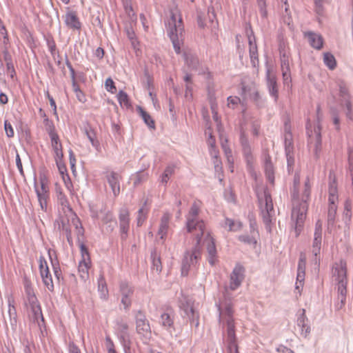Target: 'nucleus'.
I'll use <instances>...</instances> for the list:
<instances>
[{
  "instance_id": "nucleus-42",
  "label": "nucleus",
  "mask_w": 353,
  "mask_h": 353,
  "mask_svg": "<svg viewBox=\"0 0 353 353\" xmlns=\"http://www.w3.org/2000/svg\"><path fill=\"white\" fill-rule=\"evenodd\" d=\"M61 178L65 184V188L68 190L71 196L74 195L75 192L73 189V185L72 183V181L70 180L69 175H63L61 176Z\"/></svg>"
},
{
  "instance_id": "nucleus-63",
  "label": "nucleus",
  "mask_w": 353,
  "mask_h": 353,
  "mask_svg": "<svg viewBox=\"0 0 353 353\" xmlns=\"http://www.w3.org/2000/svg\"><path fill=\"white\" fill-rule=\"evenodd\" d=\"M75 94H76V97H77V99L80 102L84 103L86 101V97H85L84 93L81 90L78 91Z\"/></svg>"
},
{
  "instance_id": "nucleus-14",
  "label": "nucleus",
  "mask_w": 353,
  "mask_h": 353,
  "mask_svg": "<svg viewBox=\"0 0 353 353\" xmlns=\"http://www.w3.org/2000/svg\"><path fill=\"white\" fill-rule=\"evenodd\" d=\"M205 135L208 136V144L210 146V153L212 157L214 159V167L216 171H219L221 169V163L218 159L219 152L215 148L216 140L215 138L212 135V132L211 128H208L205 130Z\"/></svg>"
},
{
  "instance_id": "nucleus-9",
  "label": "nucleus",
  "mask_w": 353,
  "mask_h": 353,
  "mask_svg": "<svg viewBox=\"0 0 353 353\" xmlns=\"http://www.w3.org/2000/svg\"><path fill=\"white\" fill-rule=\"evenodd\" d=\"M201 258L200 250L195 248L191 252H187L182 261L181 274L186 276L192 268H194Z\"/></svg>"
},
{
  "instance_id": "nucleus-49",
  "label": "nucleus",
  "mask_w": 353,
  "mask_h": 353,
  "mask_svg": "<svg viewBox=\"0 0 353 353\" xmlns=\"http://www.w3.org/2000/svg\"><path fill=\"white\" fill-rule=\"evenodd\" d=\"M4 128H5L6 133L8 137L10 138V137H14V130H13L12 126L10 124V123L8 122V121H5V122H4Z\"/></svg>"
},
{
  "instance_id": "nucleus-20",
  "label": "nucleus",
  "mask_w": 353,
  "mask_h": 353,
  "mask_svg": "<svg viewBox=\"0 0 353 353\" xmlns=\"http://www.w3.org/2000/svg\"><path fill=\"white\" fill-rule=\"evenodd\" d=\"M107 181L112 188L114 195L116 196L120 193L119 175L114 172H108L106 174Z\"/></svg>"
},
{
  "instance_id": "nucleus-31",
  "label": "nucleus",
  "mask_w": 353,
  "mask_h": 353,
  "mask_svg": "<svg viewBox=\"0 0 353 353\" xmlns=\"http://www.w3.org/2000/svg\"><path fill=\"white\" fill-rule=\"evenodd\" d=\"M307 317L305 314V310H303L302 314L297 319V325L301 328V334L305 336L310 332V327L307 325Z\"/></svg>"
},
{
  "instance_id": "nucleus-53",
  "label": "nucleus",
  "mask_w": 353,
  "mask_h": 353,
  "mask_svg": "<svg viewBox=\"0 0 353 353\" xmlns=\"http://www.w3.org/2000/svg\"><path fill=\"white\" fill-rule=\"evenodd\" d=\"M129 325L126 322L121 321L117 324V329L121 332H126L128 330Z\"/></svg>"
},
{
  "instance_id": "nucleus-36",
  "label": "nucleus",
  "mask_w": 353,
  "mask_h": 353,
  "mask_svg": "<svg viewBox=\"0 0 353 353\" xmlns=\"http://www.w3.org/2000/svg\"><path fill=\"white\" fill-rule=\"evenodd\" d=\"M139 111L140 115L143 119L144 122L151 128H154L155 124L154 120L152 119L151 116L145 112L143 109L139 108Z\"/></svg>"
},
{
  "instance_id": "nucleus-56",
  "label": "nucleus",
  "mask_w": 353,
  "mask_h": 353,
  "mask_svg": "<svg viewBox=\"0 0 353 353\" xmlns=\"http://www.w3.org/2000/svg\"><path fill=\"white\" fill-rule=\"evenodd\" d=\"M61 161H60L59 162H56L57 165L58 166V168H59V173H60L61 176H63V175H68V173H67L66 168H65V166L64 165H63L61 163Z\"/></svg>"
},
{
  "instance_id": "nucleus-48",
  "label": "nucleus",
  "mask_w": 353,
  "mask_h": 353,
  "mask_svg": "<svg viewBox=\"0 0 353 353\" xmlns=\"http://www.w3.org/2000/svg\"><path fill=\"white\" fill-rule=\"evenodd\" d=\"M174 172V168L169 166L167 167L163 172V174L162 176V182L163 183H167L169 177L173 174Z\"/></svg>"
},
{
  "instance_id": "nucleus-41",
  "label": "nucleus",
  "mask_w": 353,
  "mask_h": 353,
  "mask_svg": "<svg viewBox=\"0 0 353 353\" xmlns=\"http://www.w3.org/2000/svg\"><path fill=\"white\" fill-rule=\"evenodd\" d=\"M26 293L27 295L28 303H34L36 301H38L31 286H26Z\"/></svg>"
},
{
  "instance_id": "nucleus-58",
  "label": "nucleus",
  "mask_w": 353,
  "mask_h": 353,
  "mask_svg": "<svg viewBox=\"0 0 353 353\" xmlns=\"http://www.w3.org/2000/svg\"><path fill=\"white\" fill-rule=\"evenodd\" d=\"M349 163H350V176L352 179V183L353 185V153H350Z\"/></svg>"
},
{
  "instance_id": "nucleus-24",
  "label": "nucleus",
  "mask_w": 353,
  "mask_h": 353,
  "mask_svg": "<svg viewBox=\"0 0 353 353\" xmlns=\"http://www.w3.org/2000/svg\"><path fill=\"white\" fill-rule=\"evenodd\" d=\"M285 146L288 164H292L294 163L293 143L292 134L290 133L286 134L285 136Z\"/></svg>"
},
{
  "instance_id": "nucleus-59",
  "label": "nucleus",
  "mask_w": 353,
  "mask_h": 353,
  "mask_svg": "<svg viewBox=\"0 0 353 353\" xmlns=\"http://www.w3.org/2000/svg\"><path fill=\"white\" fill-rule=\"evenodd\" d=\"M305 279V272L298 271L297 272V276H296V281L299 282L300 285L301 286L303 285V281Z\"/></svg>"
},
{
  "instance_id": "nucleus-10",
  "label": "nucleus",
  "mask_w": 353,
  "mask_h": 353,
  "mask_svg": "<svg viewBox=\"0 0 353 353\" xmlns=\"http://www.w3.org/2000/svg\"><path fill=\"white\" fill-rule=\"evenodd\" d=\"M39 272L43 282L48 290L52 292L54 290V284L48 263L43 257L41 256L39 260Z\"/></svg>"
},
{
  "instance_id": "nucleus-1",
  "label": "nucleus",
  "mask_w": 353,
  "mask_h": 353,
  "mask_svg": "<svg viewBox=\"0 0 353 353\" xmlns=\"http://www.w3.org/2000/svg\"><path fill=\"white\" fill-rule=\"evenodd\" d=\"M299 176L294 177V187L292 193L293 208L292 212V220L295 225V231L296 235L301 232L304 221L306 218V214L308 208V201L310 200L311 193V185L309 180L305 183L304 189L299 195L296 192V185L299 184Z\"/></svg>"
},
{
  "instance_id": "nucleus-57",
  "label": "nucleus",
  "mask_w": 353,
  "mask_h": 353,
  "mask_svg": "<svg viewBox=\"0 0 353 353\" xmlns=\"http://www.w3.org/2000/svg\"><path fill=\"white\" fill-rule=\"evenodd\" d=\"M16 164H17V168L19 169V171L21 173V174L23 175L24 174H23L22 163H21L19 154L18 153H17V155H16Z\"/></svg>"
},
{
  "instance_id": "nucleus-34",
  "label": "nucleus",
  "mask_w": 353,
  "mask_h": 353,
  "mask_svg": "<svg viewBox=\"0 0 353 353\" xmlns=\"http://www.w3.org/2000/svg\"><path fill=\"white\" fill-rule=\"evenodd\" d=\"M225 227L228 228L229 231L236 232L241 228L242 224L239 221H235L232 219H226L225 221Z\"/></svg>"
},
{
  "instance_id": "nucleus-3",
  "label": "nucleus",
  "mask_w": 353,
  "mask_h": 353,
  "mask_svg": "<svg viewBox=\"0 0 353 353\" xmlns=\"http://www.w3.org/2000/svg\"><path fill=\"white\" fill-rule=\"evenodd\" d=\"M220 322L226 325L228 335L227 353H239L236 342L235 325L233 319L234 310L230 304L221 303L219 305Z\"/></svg>"
},
{
  "instance_id": "nucleus-25",
  "label": "nucleus",
  "mask_w": 353,
  "mask_h": 353,
  "mask_svg": "<svg viewBox=\"0 0 353 353\" xmlns=\"http://www.w3.org/2000/svg\"><path fill=\"white\" fill-rule=\"evenodd\" d=\"M305 37L307 38L309 43L313 48L317 50H320L322 48L323 42L320 35L310 32L305 33Z\"/></svg>"
},
{
  "instance_id": "nucleus-7",
  "label": "nucleus",
  "mask_w": 353,
  "mask_h": 353,
  "mask_svg": "<svg viewBox=\"0 0 353 353\" xmlns=\"http://www.w3.org/2000/svg\"><path fill=\"white\" fill-rule=\"evenodd\" d=\"M81 259L79 262L78 272L83 281H86L89 278V270L91 268V260L88 248L83 243L79 245Z\"/></svg>"
},
{
  "instance_id": "nucleus-40",
  "label": "nucleus",
  "mask_w": 353,
  "mask_h": 353,
  "mask_svg": "<svg viewBox=\"0 0 353 353\" xmlns=\"http://www.w3.org/2000/svg\"><path fill=\"white\" fill-rule=\"evenodd\" d=\"M222 147L224 150L225 154L226 156V158L228 159V161L230 164V169L231 172H233V163L234 159L232 155V151L224 143H222Z\"/></svg>"
},
{
  "instance_id": "nucleus-28",
  "label": "nucleus",
  "mask_w": 353,
  "mask_h": 353,
  "mask_svg": "<svg viewBox=\"0 0 353 353\" xmlns=\"http://www.w3.org/2000/svg\"><path fill=\"white\" fill-rule=\"evenodd\" d=\"M98 290L100 292L101 297L107 299L108 296V290L105 279L103 275H101L98 279Z\"/></svg>"
},
{
  "instance_id": "nucleus-6",
  "label": "nucleus",
  "mask_w": 353,
  "mask_h": 353,
  "mask_svg": "<svg viewBox=\"0 0 353 353\" xmlns=\"http://www.w3.org/2000/svg\"><path fill=\"white\" fill-rule=\"evenodd\" d=\"M34 189L41 208L46 211L49 199L50 190L49 181L45 174L40 175L39 181L34 183Z\"/></svg>"
},
{
  "instance_id": "nucleus-45",
  "label": "nucleus",
  "mask_w": 353,
  "mask_h": 353,
  "mask_svg": "<svg viewBox=\"0 0 353 353\" xmlns=\"http://www.w3.org/2000/svg\"><path fill=\"white\" fill-rule=\"evenodd\" d=\"M117 97H118L119 102L121 104H123L125 105H129L128 96L125 92L120 91L118 94Z\"/></svg>"
},
{
  "instance_id": "nucleus-22",
  "label": "nucleus",
  "mask_w": 353,
  "mask_h": 353,
  "mask_svg": "<svg viewBox=\"0 0 353 353\" xmlns=\"http://www.w3.org/2000/svg\"><path fill=\"white\" fill-rule=\"evenodd\" d=\"M170 219L171 215L168 213H165L161 219L160 225L157 234L162 240H165L167 236Z\"/></svg>"
},
{
  "instance_id": "nucleus-29",
  "label": "nucleus",
  "mask_w": 353,
  "mask_h": 353,
  "mask_svg": "<svg viewBox=\"0 0 353 353\" xmlns=\"http://www.w3.org/2000/svg\"><path fill=\"white\" fill-rule=\"evenodd\" d=\"M265 171L268 179L271 183H273L274 179V167L269 156L266 157L265 159Z\"/></svg>"
},
{
  "instance_id": "nucleus-27",
  "label": "nucleus",
  "mask_w": 353,
  "mask_h": 353,
  "mask_svg": "<svg viewBox=\"0 0 353 353\" xmlns=\"http://www.w3.org/2000/svg\"><path fill=\"white\" fill-rule=\"evenodd\" d=\"M248 42L250 46V59L253 64H255V60L258 59V50L255 38L253 35L248 36Z\"/></svg>"
},
{
  "instance_id": "nucleus-4",
  "label": "nucleus",
  "mask_w": 353,
  "mask_h": 353,
  "mask_svg": "<svg viewBox=\"0 0 353 353\" xmlns=\"http://www.w3.org/2000/svg\"><path fill=\"white\" fill-rule=\"evenodd\" d=\"M200 206L201 202L199 201L193 203L188 215L186 223L188 232L195 236L197 244L200 243L201 239L204 234L205 230L203 221L196 219Z\"/></svg>"
},
{
  "instance_id": "nucleus-54",
  "label": "nucleus",
  "mask_w": 353,
  "mask_h": 353,
  "mask_svg": "<svg viewBox=\"0 0 353 353\" xmlns=\"http://www.w3.org/2000/svg\"><path fill=\"white\" fill-rule=\"evenodd\" d=\"M228 105L233 108L234 105L240 102V99L237 97H230L228 98Z\"/></svg>"
},
{
  "instance_id": "nucleus-17",
  "label": "nucleus",
  "mask_w": 353,
  "mask_h": 353,
  "mask_svg": "<svg viewBox=\"0 0 353 353\" xmlns=\"http://www.w3.org/2000/svg\"><path fill=\"white\" fill-rule=\"evenodd\" d=\"M260 208L263 212L264 219H267V216H270V213L274 211L272 200L270 194L264 192L263 198L259 197Z\"/></svg>"
},
{
  "instance_id": "nucleus-33",
  "label": "nucleus",
  "mask_w": 353,
  "mask_h": 353,
  "mask_svg": "<svg viewBox=\"0 0 353 353\" xmlns=\"http://www.w3.org/2000/svg\"><path fill=\"white\" fill-rule=\"evenodd\" d=\"M161 325L167 330L173 327V319L168 313H163L161 316Z\"/></svg>"
},
{
  "instance_id": "nucleus-44",
  "label": "nucleus",
  "mask_w": 353,
  "mask_h": 353,
  "mask_svg": "<svg viewBox=\"0 0 353 353\" xmlns=\"http://www.w3.org/2000/svg\"><path fill=\"white\" fill-rule=\"evenodd\" d=\"M120 223H130L129 212L127 208H122L119 212Z\"/></svg>"
},
{
  "instance_id": "nucleus-11",
  "label": "nucleus",
  "mask_w": 353,
  "mask_h": 353,
  "mask_svg": "<svg viewBox=\"0 0 353 353\" xmlns=\"http://www.w3.org/2000/svg\"><path fill=\"white\" fill-rule=\"evenodd\" d=\"M136 330L141 336L148 338L151 335L150 323L145 314L140 311L136 314Z\"/></svg>"
},
{
  "instance_id": "nucleus-21",
  "label": "nucleus",
  "mask_w": 353,
  "mask_h": 353,
  "mask_svg": "<svg viewBox=\"0 0 353 353\" xmlns=\"http://www.w3.org/2000/svg\"><path fill=\"white\" fill-rule=\"evenodd\" d=\"M267 79H268V86L270 94L272 97H274V99L276 101L278 99V97H279V92H278L276 75L273 72L268 70V74H267Z\"/></svg>"
},
{
  "instance_id": "nucleus-35",
  "label": "nucleus",
  "mask_w": 353,
  "mask_h": 353,
  "mask_svg": "<svg viewBox=\"0 0 353 353\" xmlns=\"http://www.w3.org/2000/svg\"><path fill=\"white\" fill-rule=\"evenodd\" d=\"M323 61H324V63L330 70H333V69H334L336 68V62L334 57L332 54H330L329 52L324 53V54H323Z\"/></svg>"
},
{
  "instance_id": "nucleus-23",
  "label": "nucleus",
  "mask_w": 353,
  "mask_h": 353,
  "mask_svg": "<svg viewBox=\"0 0 353 353\" xmlns=\"http://www.w3.org/2000/svg\"><path fill=\"white\" fill-rule=\"evenodd\" d=\"M180 307L182 309L186 315L189 317L194 316V307L193 301L191 298L188 296H182L180 299Z\"/></svg>"
},
{
  "instance_id": "nucleus-38",
  "label": "nucleus",
  "mask_w": 353,
  "mask_h": 353,
  "mask_svg": "<svg viewBox=\"0 0 353 353\" xmlns=\"http://www.w3.org/2000/svg\"><path fill=\"white\" fill-rule=\"evenodd\" d=\"M185 62L190 70H196L199 65V60L196 57L193 56H185Z\"/></svg>"
},
{
  "instance_id": "nucleus-18",
  "label": "nucleus",
  "mask_w": 353,
  "mask_h": 353,
  "mask_svg": "<svg viewBox=\"0 0 353 353\" xmlns=\"http://www.w3.org/2000/svg\"><path fill=\"white\" fill-rule=\"evenodd\" d=\"M206 241L208 243V261L210 263V265H214L218 261V256L214 240L210 234H208L207 235Z\"/></svg>"
},
{
  "instance_id": "nucleus-8",
  "label": "nucleus",
  "mask_w": 353,
  "mask_h": 353,
  "mask_svg": "<svg viewBox=\"0 0 353 353\" xmlns=\"http://www.w3.org/2000/svg\"><path fill=\"white\" fill-rule=\"evenodd\" d=\"M47 131L50 138L51 147L54 152L55 161H62L63 157V146L59 135L55 132L54 127L50 125L47 128Z\"/></svg>"
},
{
  "instance_id": "nucleus-62",
  "label": "nucleus",
  "mask_w": 353,
  "mask_h": 353,
  "mask_svg": "<svg viewBox=\"0 0 353 353\" xmlns=\"http://www.w3.org/2000/svg\"><path fill=\"white\" fill-rule=\"evenodd\" d=\"M0 34L3 36L4 38L8 37V32L7 30L2 21V20L0 19Z\"/></svg>"
},
{
  "instance_id": "nucleus-60",
  "label": "nucleus",
  "mask_w": 353,
  "mask_h": 353,
  "mask_svg": "<svg viewBox=\"0 0 353 353\" xmlns=\"http://www.w3.org/2000/svg\"><path fill=\"white\" fill-rule=\"evenodd\" d=\"M69 353H81L80 349L74 343L69 344Z\"/></svg>"
},
{
  "instance_id": "nucleus-12",
  "label": "nucleus",
  "mask_w": 353,
  "mask_h": 353,
  "mask_svg": "<svg viewBox=\"0 0 353 353\" xmlns=\"http://www.w3.org/2000/svg\"><path fill=\"white\" fill-rule=\"evenodd\" d=\"M259 125L257 122L245 123L241 126V142L245 151L248 150L247 145V136L248 132L250 131L254 136H257L259 134Z\"/></svg>"
},
{
  "instance_id": "nucleus-51",
  "label": "nucleus",
  "mask_w": 353,
  "mask_h": 353,
  "mask_svg": "<svg viewBox=\"0 0 353 353\" xmlns=\"http://www.w3.org/2000/svg\"><path fill=\"white\" fill-rule=\"evenodd\" d=\"M305 263H306L305 256L302 254L299 259V264H298V271L302 270L303 272H305Z\"/></svg>"
},
{
  "instance_id": "nucleus-55",
  "label": "nucleus",
  "mask_w": 353,
  "mask_h": 353,
  "mask_svg": "<svg viewBox=\"0 0 353 353\" xmlns=\"http://www.w3.org/2000/svg\"><path fill=\"white\" fill-rule=\"evenodd\" d=\"M52 268H53V270H54L55 276L57 277V279H59V276L61 275V271H60V268L59 266V263L57 262H53L52 261Z\"/></svg>"
},
{
  "instance_id": "nucleus-5",
  "label": "nucleus",
  "mask_w": 353,
  "mask_h": 353,
  "mask_svg": "<svg viewBox=\"0 0 353 353\" xmlns=\"http://www.w3.org/2000/svg\"><path fill=\"white\" fill-rule=\"evenodd\" d=\"M333 276L338 282V299L341 301L339 307L341 308L345 305L347 293V264L345 261L341 260L335 263L333 268Z\"/></svg>"
},
{
  "instance_id": "nucleus-47",
  "label": "nucleus",
  "mask_w": 353,
  "mask_h": 353,
  "mask_svg": "<svg viewBox=\"0 0 353 353\" xmlns=\"http://www.w3.org/2000/svg\"><path fill=\"white\" fill-rule=\"evenodd\" d=\"M57 199L59 201V203L63 207V208H68L70 210L69 208V203L68 201L65 196V195L63 194V192H59V194H58Z\"/></svg>"
},
{
  "instance_id": "nucleus-13",
  "label": "nucleus",
  "mask_w": 353,
  "mask_h": 353,
  "mask_svg": "<svg viewBox=\"0 0 353 353\" xmlns=\"http://www.w3.org/2000/svg\"><path fill=\"white\" fill-rule=\"evenodd\" d=\"M120 292L121 295V303L125 310L130 308L132 304V297L134 293L133 287L126 282L120 284Z\"/></svg>"
},
{
  "instance_id": "nucleus-16",
  "label": "nucleus",
  "mask_w": 353,
  "mask_h": 353,
  "mask_svg": "<svg viewBox=\"0 0 353 353\" xmlns=\"http://www.w3.org/2000/svg\"><path fill=\"white\" fill-rule=\"evenodd\" d=\"M322 222L318 220L315 224L314 239L312 242V252L317 256L320 254L322 244Z\"/></svg>"
},
{
  "instance_id": "nucleus-43",
  "label": "nucleus",
  "mask_w": 353,
  "mask_h": 353,
  "mask_svg": "<svg viewBox=\"0 0 353 353\" xmlns=\"http://www.w3.org/2000/svg\"><path fill=\"white\" fill-rule=\"evenodd\" d=\"M105 87L107 91L114 94L117 92V88L114 85V82L111 78H108L105 82Z\"/></svg>"
},
{
  "instance_id": "nucleus-32",
  "label": "nucleus",
  "mask_w": 353,
  "mask_h": 353,
  "mask_svg": "<svg viewBox=\"0 0 353 353\" xmlns=\"http://www.w3.org/2000/svg\"><path fill=\"white\" fill-rule=\"evenodd\" d=\"M328 201L330 203V208L328 212V220H331L334 216L336 210V203L338 201V196L329 195Z\"/></svg>"
},
{
  "instance_id": "nucleus-64",
  "label": "nucleus",
  "mask_w": 353,
  "mask_h": 353,
  "mask_svg": "<svg viewBox=\"0 0 353 353\" xmlns=\"http://www.w3.org/2000/svg\"><path fill=\"white\" fill-rule=\"evenodd\" d=\"M121 230L123 233H127L129 230V223H120Z\"/></svg>"
},
{
  "instance_id": "nucleus-46",
  "label": "nucleus",
  "mask_w": 353,
  "mask_h": 353,
  "mask_svg": "<svg viewBox=\"0 0 353 353\" xmlns=\"http://www.w3.org/2000/svg\"><path fill=\"white\" fill-rule=\"evenodd\" d=\"M105 345L108 353H117L114 347V344L110 336H106L105 338Z\"/></svg>"
},
{
  "instance_id": "nucleus-50",
  "label": "nucleus",
  "mask_w": 353,
  "mask_h": 353,
  "mask_svg": "<svg viewBox=\"0 0 353 353\" xmlns=\"http://www.w3.org/2000/svg\"><path fill=\"white\" fill-rule=\"evenodd\" d=\"M328 192L329 195L338 196L337 185L334 179L330 183Z\"/></svg>"
},
{
  "instance_id": "nucleus-52",
  "label": "nucleus",
  "mask_w": 353,
  "mask_h": 353,
  "mask_svg": "<svg viewBox=\"0 0 353 353\" xmlns=\"http://www.w3.org/2000/svg\"><path fill=\"white\" fill-rule=\"evenodd\" d=\"M153 269L156 270L157 272L160 273L162 270V265L159 258L153 259Z\"/></svg>"
},
{
  "instance_id": "nucleus-37",
  "label": "nucleus",
  "mask_w": 353,
  "mask_h": 353,
  "mask_svg": "<svg viewBox=\"0 0 353 353\" xmlns=\"http://www.w3.org/2000/svg\"><path fill=\"white\" fill-rule=\"evenodd\" d=\"M148 213V209L146 206H143L138 212V217H137V225L138 226L142 225L143 222L145 221L147 218V215Z\"/></svg>"
},
{
  "instance_id": "nucleus-61",
  "label": "nucleus",
  "mask_w": 353,
  "mask_h": 353,
  "mask_svg": "<svg viewBox=\"0 0 353 353\" xmlns=\"http://www.w3.org/2000/svg\"><path fill=\"white\" fill-rule=\"evenodd\" d=\"M7 71L10 73L11 78H13L15 74V70L13 66V64L11 62H8L7 64Z\"/></svg>"
},
{
  "instance_id": "nucleus-2",
  "label": "nucleus",
  "mask_w": 353,
  "mask_h": 353,
  "mask_svg": "<svg viewBox=\"0 0 353 353\" xmlns=\"http://www.w3.org/2000/svg\"><path fill=\"white\" fill-rule=\"evenodd\" d=\"M167 31L175 52L179 54L183 40V24L181 12L177 6L171 8L170 10Z\"/></svg>"
},
{
  "instance_id": "nucleus-19",
  "label": "nucleus",
  "mask_w": 353,
  "mask_h": 353,
  "mask_svg": "<svg viewBox=\"0 0 353 353\" xmlns=\"http://www.w3.org/2000/svg\"><path fill=\"white\" fill-rule=\"evenodd\" d=\"M29 310V318L34 322L39 323V320L43 321V316L41 312V306L38 301L34 303H28Z\"/></svg>"
},
{
  "instance_id": "nucleus-39",
  "label": "nucleus",
  "mask_w": 353,
  "mask_h": 353,
  "mask_svg": "<svg viewBox=\"0 0 353 353\" xmlns=\"http://www.w3.org/2000/svg\"><path fill=\"white\" fill-rule=\"evenodd\" d=\"M341 93L345 99V105L347 109V117H348L350 119H351L352 118V114H351L352 106H351L350 101L349 100L347 90L345 88H341Z\"/></svg>"
},
{
  "instance_id": "nucleus-26",
  "label": "nucleus",
  "mask_w": 353,
  "mask_h": 353,
  "mask_svg": "<svg viewBox=\"0 0 353 353\" xmlns=\"http://www.w3.org/2000/svg\"><path fill=\"white\" fill-rule=\"evenodd\" d=\"M65 23L72 29H80L81 23L74 12H69L65 16Z\"/></svg>"
},
{
  "instance_id": "nucleus-15",
  "label": "nucleus",
  "mask_w": 353,
  "mask_h": 353,
  "mask_svg": "<svg viewBox=\"0 0 353 353\" xmlns=\"http://www.w3.org/2000/svg\"><path fill=\"white\" fill-rule=\"evenodd\" d=\"M244 271L245 270L241 265L235 266L230 275L229 288L231 290H235L241 285L244 279Z\"/></svg>"
},
{
  "instance_id": "nucleus-30",
  "label": "nucleus",
  "mask_w": 353,
  "mask_h": 353,
  "mask_svg": "<svg viewBox=\"0 0 353 353\" xmlns=\"http://www.w3.org/2000/svg\"><path fill=\"white\" fill-rule=\"evenodd\" d=\"M281 69H282V74H283L284 83L290 82L291 77H290V65H289L288 60L285 59V58L283 59H282V61H281Z\"/></svg>"
}]
</instances>
